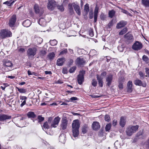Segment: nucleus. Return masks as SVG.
<instances>
[{
    "mask_svg": "<svg viewBox=\"0 0 149 149\" xmlns=\"http://www.w3.org/2000/svg\"><path fill=\"white\" fill-rule=\"evenodd\" d=\"M80 127V124L78 120H73L72 124V135L74 137H76L78 136L79 132V128Z\"/></svg>",
    "mask_w": 149,
    "mask_h": 149,
    "instance_id": "1",
    "label": "nucleus"
},
{
    "mask_svg": "<svg viewBox=\"0 0 149 149\" xmlns=\"http://www.w3.org/2000/svg\"><path fill=\"white\" fill-rule=\"evenodd\" d=\"M2 62L3 66L2 68L5 71L8 72L12 70L13 64L10 61L3 60Z\"/></svg>",
    "mask_w": 149,
    "mask_h": 149,
    "instance_id": "2",
    "label": "nucleus"
},
{
    "mask_svg": "<svg viewBox=\"0 0 149 149\" xmlns=\"http://www.w3.org/2000/svg\"><path fill=\"white\" fill-rule=\"evenodd\" d=\"M12 36V33L8 29H3L0 31V38L4 39Z\"/></svg>",
    "mask_w": 149,
    "mask_h": 149,
    "instance_id": "3",
    "label": "nucleus"
},
{
    "mask_svg": "<svg viewBox=\"0 0 149 149\" xmlns=\"http://www.w3.org/2000/svg\"><path fill=\"white\" fill-rule=\"evenodd\" d=\"M139 128L138 125L131 126L128 127L126 129V132L127 134L131 136L133 133L135 132Z\"/></svg>",
    "mask_w": 149,
    "mask_h": 149,
    "instance_id": "4",
    "label": "nucleus"
},
{
    "mask_svg": "<svg viewBox=\"0 0 149 149\" xmlns=\"http://www.w3.org/2000/svg\"><path fill=\"white\" fill-rule=\"evenodd\" d=\"M16 16L15 15H13L10 18L8 21V25L11 28H14L16 26Z\"/></svg>",
    "mask_w": 149,
    "mask_h": 149,
    "instance_id": "5",
    "label": "nucleus"
},
{
    "mask_svg": "<svg viewBox=\"0 0 149 149\" xmlns=\"http://www.w3.org/2000/svg\"><path fill=\"white\" fill-rule=\"evenodd\" d=\"M37 49L36 47L29 48L27 51V55L29 57H32L36 54Z\"/></svg>",
    "mask_w": 149,
    "mask_h": 149,
    "instance_id": "6",
    "label": "nucleus"
},
{
    "mask_svg": "<svg viewBox=\"0 0 149 149\" xmlns=\"http://www.w3.org/2000/svg\"><path fill=\"white\" fill-rule=\"evenodd\" d=\"M85 72L84 70L80 71V72L78 76V82L79 84L80 85L84 81V75L85 74Z\"/></svg>",
    "mask_w": 149,
    "mask_h": 149,
    "instance_id": "7",
    "label": "nucleus"
},
{
    "mask_svg": "<svg viewBox=\"0 0 149 149\" xmlns=\"http://www.w3.org/2000/svg\"><path fill=\"white\" fill-rule=\"evenodd\" d=\"M143 47V45L140 42L136 41L133 45L132 48L135 50L138 51L141 49Z\"/></svg>",
    "mask_w": 149,
    "mask_h": 149,
    "instance_id": "8",
    "label": "nucleus"
},
{
    "mask_svg": "<svg viewBox=\"0 0 149 149\" xmlns=\"http://www.w3.org/2000/svg\"><path fill=\"white\" fill-rule=\"evenodd\" d=\"M60 119V118L58 116L55 117L52 123L51 127H56L58 125Z\"/></svg>",
    "mask_w": 149,
    "mask_h": 149,
    "instance_id": "9",
    "label": "nucleus"
},
{
    "mask_svg": "<svg viewBox=\"0 0 149 149\" xmlns=\"http://www.w3.org/2000/svg\"><path fill=\"white\" fill-rule=\"evenodd\" d=\"M56 7V2L54 1L49 2L47 5V8L50 10H53Z\"/></svg>",
    "mask_w": 149,
    "mask_h": 149,
    "instance_id": "10",
    "label": "nucleus"
},
{
    "mask_svg": "<svg viewBox=\"0 0 149 149\" xmlns=\"http://www.w3.org/2000/svg\"><path fill=\"white\" fill-rule=\"evenodd\" d=\"M106 81L107 82V85L109 86L111 84L113 80V75L110 74L107 76L106 78Z\"/></svg>",
    "mask_w": 149,
    "mask_h": 149,
    "instance_id": "11",
    "label": "nucleus"
},
{
    "mask_svg": "<svg viewBox=\"0 0 149 149\" xmlns=\"http://www.w3.org/2000/svg\"><path fill=\"white\" fill-rule=\"evenodd\" d=\"M76 63L77 65L81 66L83 65L85 63V61L82 58H78L76 60Z\"/></svg>",
    "mask_w": 149,
    "mask_h": 149,
    "instance_id": "12",
    "label": "nucleus"
},
{
    "mask_svg": "<svg viewBox=\"0 0 149 149\" xmlns=\"http://www.w3.org/2000/svg\"><path fill=\"white\" fill-rule=\"evenodd\" d=\"M124 37L128 43L131 42L133 40V37L131 34L127 33L125 35Z\"/></svg>",
    "mask_w": 149,
    "mask_h": 149,
    "instance_id": "13",
    "label": "nucleus"
},
{
    "mask_svg": "<svg viewBox=\"0 0 149 149\" xmlns=\"http://www.w3.org/2000/svg\"><path fill=\"white\" fill-rule=\"evenodd\" d=\"M73 5L75 11L79 15H80L81 14V12L79 6L75 3H73Z\"/></svg>",
    "mask_w": 149,
    "mask_h": 149,
    "instance_id": "14",
    "label": "nucleus"
},
{
    "mask_svg": "<svg viewBox=\"0 0 149 149\" xmlns=\"http://www.w3.org/2000/svg\"><path fill=\"white\" fill-rule=\"evenodd\" d=\"M52 120V118L49 117V118L48 121L44 123V125L42 127V128L43 130H46V129H48L49 127V126L48 123H50L51 122V121Z\"/></svg>",
    "mask_w": 149,
    "mask_h": 149,
    "instance_id": "15",
    "label": "nucleus"
},
{
    "mask_svg": "<svg viewBox=\"0 0 149 149\" xmlns=\"http://www.w3.org/2000/svg\"><path fill=\"white\" fill-rule=\"evenodd\" d=\"M68 125V121L65 119H63L61 120V128L63 130L66 128Z\"/></svg>",
    "mask_w": 149,
    "mask_h": 149,
    "instance_id": "16",
    "label": "nucleus"
},
{
    "mask_svg": "<svg viewBox=\"0 0 149 149\" xmlns=\"http://www.w3.org/2000/svg\"><path fill=\"white\" fill-rule=\"evenodd\" d=\"M134 84L136 85L142 86L144 87H146V84L145 83H143L142 82L140 79H137L134 82Z\"/></svg>",
    "mask_w": 149,
    "mask_h": 149,
    "instance_id": "17",
    "label": "nucleus"
},
{
    "mask_svg": "<svg viewBox=\"0 0 149 149\" xmlns=\"http://www.w3.org/2000/svg\"><path fill=\"white\" fill-rule=\"evenodd\" d=\"M127 23L124 21H121L117 24L116 28L117 29H121L124 27L126 24Z\"/></svg>",
    "mask_w": 149,
    "mask_h": 149,
    "instance_id": "18",
    "label": "nucleus"
},
{
    "mask_svg": "<svg viewBox=\"0 0 149 149\" xmlns=\"http://www.w3.org/2000/svg\"><path fill=\"white\" fill-rule=\"evenodd\" d=\"M96 77L98 81L99 86L101 87H102L103 86V78L100 77V75L98 74L97 75Z\"/></svg>",
    "mask_w": 149,
    "mask_h": 149,
    "instance_id": "19",
    "label": "nucleus"
},
{
    "mask_svg": "<svg viewBox=\"0 0 149 149\" xmlns=\"http://www.w3.org/2000/svg\"><path fill=\"white\" fill-rule=\"evenodd\" d=\"M11 116L5 114H2L0 115V121L5 120H6L10 119Z\"/></svg>",
    "mask_w": 149,
    "mask_h": 149,
    "instance_id": "20",
    "label": "nucleus"
},
{
    "mask_svg": "<svg viewBox=\"0 0 149 149\" xmlns=\"http://www.w3.org/2000/svg\"><path fill=\"white\" fill-rule=\"evenodd\" d=\"M65 61V59L64 58H59L57 61L56 64L59 66H62L63 65Z\"/></svg>",
    "mask_w": 149,
    "mask_h": 149,
    "instance_id": "21",
    "label": "nucleus"
},
{
    "mask_svg": "<svg viewBox=\"0 0 149 149\" xmlns=\"http://www.w3.org/2000/svg\"><path fill=\"white\" fill-rule=\"evenodd\" d=\"M92 127L94 130H97L100 127L99 123L97 122H94L92 124Z\"/></svg>",
    "mask_w": 149,
    "mask_h": 149,
    "instance_id": "22",
    "label": "nucleus"
},
{
    "mask_svg": "<svg viewBox=\"0 0 149 149\" xmlns=\"http://www.w3.org/2000/svg\"><path fill=\"white\" fill-rule=\"evenodd\" d=\"M127 91L129 92H131L132 90V83L131 81H129L127 84Z\"/></svg>",
    "mask_w": 149,
    "mask_h": 149,
    "instance_id": "23",
    "label": "nucleus"
},
{
    "mask_svg": "<svg viewBox=\"0 0 149 149\" xmlns=\"http://www.w3.org/2000/svg\"><path fill=\"white\" fill-rule=\"evenodd\" d=\"M126 123V118L123 117H121L120 119V124L122 127H124Z\"/></svg>",
    "mask_w": 149,
    "mask_h": 149,
    "instance_id": "24",
    "label": "nucleus"
},
{
    "mask_svg": "<svg viewBox=\"0 0 149 149\" xmlns=\"http://www.w3.org/2000/svg\"><path fill=\"white\" fill-rule=\"evenodd\" d=\"M99 8L98 7L96 6L95 7V10H94V22H96L97 20V14L98 13Z\"/></svg>",
    "mask_w": 149,
    "mask_h": 149,
    "instance_id": "25",
    "label": "nucleus"
},
{
    "mask_svg": "<svg viewBox=\"0 0 149 149\" xmlns=\"http://www.w3.org/2000/svg\"><path fill=\"white\" fill-rule=\"evenodd\" d=\"M59 141L63 143L65 142L66 139L65 135L64 134H62L59 136Z\"/></svg>",
    "mask_w": 149,
    "mask_h": 149,
    "instance_id": "26",
    "label": "nucleus"
},
{
    "mask_svg": "<svg viewBox=\"0 0 149 149\" xmlns=\"http://www.w3.org/2000/svg\"><path fill=\"white\" fill-rule=\"evenodd\" d=\"M31 24V21L28 19L25 20L23 23V26L26 27L29 26Z\"/></svg>",
    "mask_w": 149,
    "mask_h": 149,
    "instance_id": "27",
    "label": "nucleus"
},
{
    "mask_svg": "<svg viewBox=\"0 0 149 149\" xmlns=\"http://www.w3.org/2000/svg\"><path fill=\"white\" fill-rule=\"evenodd\" d=\"M68 8L69 12L71 14H72L74 13V11L73 8V3H72L69 4L68 6Z\"/></svg>",
    "mask_w": 149,
    "mask_h": 149,
    "instance_id": "28",
    "label": "nucleus"
},
{
    "mask_svg": "<svg viewBox=\"0 0 149 149\" xmlns=\"http://www.w3.org/2000/svg\"><path fill=\"white\" fill-rule=\"evenodd\" d=\"M38 22L40 25L43 26H45L46 24V22L43 18L40 19Z\"/></svg>",
    "mask_w": 149,
    "mask_h": 149,
    "instance_id": "29",
    "label": "nucleus"
},
{
    "mask_svg": "<svg viewBox=\"0 0 149 149\" xmlns=\"http://www.w3.org/2000/svg\"><path fill=\"white\" fill-rule=\"evenodd\" d=\"M27 116L29 118H34L36 117V115L34 112L32 111H29L28 112Z\"/></svg>",
    "mask_w": 149,
    "mask_h": 149,
    "instance_id": "30",
    "label": "nucleus"
},
{
    "mask_svg": "<svg viewBox=\"0 0 149 149\" xmlns=\"http://www.w3.org/2000/svg\"><path fill=\"white\" fill-rule=\"evenodd\" d=\"M16 0H10L9 1H7L3 3V4H6L8 6H11L14 3Z\"/></svg>",
    "mask_w": 149,
    "mask_h": 149,
    "instance_id": "31",
    "label": "nucleus"
},
{
    "mask_svg": "<svg viewBox=\"0 0 149 149\" xmlns=\"http://www.w3.org/2000/svg\"><path fill=\"white\" fill-rule=\"evenodd\" d=\"M34 9L35 12L36 13H39L41 11V9L38 6L37 4H36L34 5Z\"/></svg>",
    "mask_w": 149,
    "mask_h": 149,
    "instance_id": "32",
    "label": "nucleus"
},
{
    "mask_svg": "<svg viewBox=\"0 0 149 149\" xmlns=\"http://www.w3.org/2000/svg\"><path fill=\"white\" fill-rule=\"evenodd\" d=\"M143 4L146 7H149V1L148 0H142Z\"/></svg>",
    "mask_w": 149,
    "mask_h": 149,
    "instance_id": "33",
    "label": "nucleus"
},
{
    "mask_svg": "<svg viewBox=\"0 0 149 149\" xmlns=\"http://www.w3.org/2000/svg\"><path fill=\"white\" fill-rule=\"evenodd\" d=\"M88 129V127L87 125H84L82 128V131L83 134L86 133Z\"/></svg>",
    "mask_w": 149,
    "mask_h": 149,
    "instance_id": "34",
    "label": "nucleus"
},
{
    "mask_svg": "<svg viewBox=\"0 0 149 149\" xmlns=\"http://www.w3.org/2000/svg\"><path fill=\"white\" fill-rule=\"evenodd\" d=\"M127 31V29L125 27L119 33V35H122L125 34Z\"/></svg>",
    "mask_w": 149,
    "mask_h": 149,
    "instance_id": "35",
    "label": "nucleus"
},
{
    "mask_svg": "<svg viewBox=\"0 0 149 149\" xmlns=\"http://www.w3.org/2000/svg\"><path fill=\"white\" fill-rule=\"evenodd\" d=\"M89 5L88 4H86L84 6V11L86 13V14H87L89 11Z\"/></svg>",
    "mask_w": 149,
    "mask_h": 149,
    "instance_id": "36",
    "label": "nucleus"
},
{
    "mask_svg": "<svg viewBox=\"0 0 149 149\" xmlns=\"http://www.w3.org/2000/svg\"><path fill=\"white\" fill-rule=\"evenodd\" d=\"M115 11L113 10H110L109 12V17L112 18L114 15L115 14Z\"/></svg>",
    "mask_w": 149,
    "mask_h": 149,
    "instance_id": "37",
    "label": "nucleus"
},
{
    "mask_svg": "<svg viewBox=\"0 0 149 149\" xmlns=\"http://www.w3.org/2000/svg\"><path fill=\"white\" fill-rule=\"evenodd\" d=\"M55 54L54 52L50 53L48 55V57L50 60H52L54 57Z\"/></svg>",
    "mask_w": 149,
    "mask_h": 149,
    "instance_id": "38",
    "label": "nucleus"
},
{
    "mask_svg": "<svg viewBox=\"0 0 149 149\" xmlns=\"http://www.w3.org/2000/svg\"><path fill=\"white\" fill-rule=\"evenodd\" d=\"M49 42L51 45L54 46L57 44V42L56 40H50Z\"/></svg>",
    "mask_w": 149,
    "mask_h": 149,
    "instance_id": "39",
    "label": "nucleus"
},
{
    "mask_svg": "<svg viewBox=\"0 0 149 149\" xmlns=\"http://www.w3.org/2000/svg\"><path fill=\"white\" fill-rule=\"evenodd\" d=\"M124 46L123 45H119L118 47V50L120 52H123V51L124 49Z\"/></svg>",
    "mask_w": 149,
    "mask_h": 149,
    "instance_id": "40",
    "label": "nucleus"
},
{
    "mask_svg": "<svg viewBox=\"0 0 149 149\" xmlns=\"http://www.w3.org/2000/svg\"><path fill=\"white\" fill-rule=\"evenodd\" d=\"M97 82L95 79H92L91 82V84L94 87L96 86H97Z\"/></svg>",
    "mask_w": 149,
    "mask_h": 149,
    "instance_id": "41",
    "label": "nucleus"
},
{
    "mask_svg": "<svg viewBox=\"0 0 149 149\" xmlns=\"http://www.w3.org/2000/svg\"><path fill=\"white\" fill-rule=\"evenodd\" d=\"M143 60L146 63H148L149 61V59L148 57L146 55H144L142 58Z\"/></svg>",
    "mask_w": 149,
    "mask_h": 149,
    "instance_id": "42",
    "label": "nucleus"
},
{
    "mask_svg": "<svg viewBox=\"0 0 149 149\" xmlns=\"http://www.w3.org/2000/svg\"><path fill=\"white\" fill-rule=\"evenodd\" d=\"M57 8L58 10L61 11H63L64 10V7L62 5H58Z\"/></svg>",
    "mask_w": 149,
    "mask_h": 149,
    "instance_id": "43",
    "label": "nucleus"
},
{
    "mask_svg": "<svg viewBox=\"0 0 149 149\" xmlns=\"http://www.w3.org/2000/svg\"><path fill=\"white\" fill-rule=\"evenodd\" d=\"M111 127V125L110 123H109L106 126L105 129L106 131H109Z\"/></svg>",
    "mask_w": 149,
    "mask_h": 149,
    "instance_id": "44",
    "label": "nucleus"
},
{
    "mask_svg": "<svg viewBox=\"0 0 149 149\" xmlns=\"http://www.w3.org/2000/svg\"><path fill=\"white\" fill-rule=\"evenodd\" d=\"M139 74L140 77V79H143L145 77V74L141 71L139 72Z\"/></svg>",
    "mask_w": 149,
    "mask_h": 149,
    "instance_id": "45",
    "label": "nucleus"
},
{
    "mask_svg": "<svg viewBox=\"0 0 149 149\" xmlns=\"http://www.w3.org/2000/svg\"><path fill=\"white\" fill-rule=\"evenodd\" d=\"M76 67L75 66H73L69 70V72L70 73H72L76 70Z\"/></svg>",
    "mask_w": 149,
    "mask_h": 149,
    "instance_id": "46",
    "label": "nucleus"
},
{
    "mask_svg": "<svg viewBox=\"0 0 149 149\" xmlns=\"http://www.w3.org/2000/svg\"><path fill=\"white\" fill-rule=\"evenodd\" d=\"M37 41L38 44H40L43 41V39L40 37H38L37 38Z\"/></svg>",
    "mask_w": 149,
    "mask_h": 149,
    "instance_id": "47",
    "label": "nucleus"
},
{
    "mask_svg": "<svg viewBox=\"0 0 149 149\" xmlns=\"http://www.w3.org/2000/svg\"><path fill=\"white\" fill-rule=\"evenodd\" d=\"M18 91L21 93H24L26 92V89L23 88H17Z\"/></svg>",
    "mask_w": 149,
    "mask_h": 149,
    "instance_id": "48",
    "label": "nucleus"
},
{
    "mask_svg": "<svg viewBox=\"0 0 149 149\" xmlns=\"http://www.w3.org/2000/svg\"><path fill=\"white\" fill-rule=\"evenodd\" d=\"M104 120L107 122L109 121L110 120V117L108 115H106L104 116Z\"/></svg>",
    "mask_w": 149,
    "mask_h": 149,
    "instance_id": "49",
    "label": "nucleus"
},
{
    "mask_svg": "<svg viewBox=\"0 0 149 149\" xmlns=\"http://www.w3.org/2000/svg\"><path fill=\"white\" fill-rule=\"evenodd\" d=\"M38 118L39 120L38 122H40L44 120V118L41 116H38Z\"/></svg>",
    "mask_w": 149,
    "mask_h": 149,
    "instance_id": "50",
    "label": "nucleus"
},
{
    "mask_svg": "<svg viewBox=\"0 0 149 149\" xmlns=\"http://www.w3.org/2000/svg\"><path fill=\"white\" fill-rule=\"evenodd\" d=\"M106 18V16L104 14H102L100 16V18L102 20H105Z\"/></svg>",
    "mask_w": 149,
    "mask_h": 149,
    "instance_id": "51",
    "label": "nucleus"
},
{
    "mask_svg": "<svg viewBox=\"0 0 149 149\" xmlns=\"http://www.w3.org/2000/svg\"><path fill=\"white\" fill-rule=\"evenodd\" d=\"M145 70V72L146 74V75H145V77H149V69L148 68H146Z\"/></svg>",
    "mask_w": 149,
    "mask_h": 149,
    "instance_id": "52",
    "label": "nucleus"
},
{
    "mask_svg": "<svg viewBox=\"0 0 149 149\" xmlns=\"http://www.w3.org/2000/svg\"><path fill=\"white\" fill-rule=\"evenodd\" d=\"M46 54V52L45 50H42L40 52V55L42 56L45 55Z\"/></svg>",
    "mask_w": 149,
    "mask_h": 149,
    "instance_id": "53",
    "label": "nucleus"
},
{
    "mask_svg": "<svg viewBox=\"0 0 149 149\" xmlns=\"http://www.w3.org/2000/svg\"><path fill=\"white\" fill-rule=\"evenodd\" d=\"M89 35L93 37L94 36V33L93 29H91L89 31Z\"/></svg>",
    "mask_w": 149,
    "mask_h": 149,
    "instance_id": "54",
    "label": "nucleus"
},
{
    "mask_svg": "<svg viewBox=\"0 0 149 149\" xmlns=\"http://www.w3.org/2000/svg\"><path fill=\"white\" fill-rule=\"evenodd\" d=\"M107 73L105 72H102L100 76V77H101L103 78V79L104 77L106 75Z\"/></svg>",
    "mask_w": 149,
    "mask_h": 149,
    "instance_id": "55",
    "label": "nucleus"
},
{
    "mask_svg": "<svg viewBox=\"0 0 149 149\" xmlns=\"http://www.w3.org/2000/svg\"><path fill=\"white\" fill-rule=\"evenodd\" d=\"M67 49H66L63 50V51H62L61 52L60 54H65L67 53Z\"/></svg>",
    "mask_w": 149,
    "mask_h": 149,
    "instance_id": "56",
    "label": "nucleus"
},
{
    "mask_svg": "<svg viewBox=\"0 0 149 149\" xmlns=\"http://www.w3.org/2000/svg\"><path fill=\"white\" fill-rule=\"evenodd\" d=\"M20 100H24V101L26 100L27 98L26 97L24 96H20Z\"/></svg>",
    "mask_w": 149,
    "mask_h": 149,
    "instance_id": "57",
    "label": "nucleus"
},
{
    "mask_svg": "<svg viewBox=\"0 0 149 149\" xmlns=\"http://www.w3.org/2000/svg\"><path fill=\"white\" fill-rule=\"evenodd\" d=\"M62 72L63 74H66L67 72V69L66 68H64L62 70Z\"/></svg>",
    "mask_w": 149,
    "mask_h": 149,
    "instance_id": "58",
    "label": "nucleus"
},
{
    "mask_svg": "<svg viewBox=\"0 0 149 149\" xmlns=\"http://www.w3.org/2000/svg\"><path fill=\"white\" fill-rule=\"evenodd\" d=\"M117 124V121L116 120H114L113 121L112 125L113 126H115Z\"/></svg>",
    "mask_w": 149,
    "mask_h": 149,
    "instance_id": "59",
    "label": "nucleus"
},
{
    "mask_svg": "<svg viewBox=\"0 0 149 149\" xmlns=\"http://www.w3.org/2000/svg\"><path fill=\"white\" fill-rule=\"evenodd\" d=\"M113 25V20H111L108 24V26L109 28H110Z\"/></svg>",
    "mask_w": 149,
    "mask_h": 149,
    "instance_id": "60",
    "label": "nucleus"
},
{
    "mask_svg": "<svg viewBox=\"0 0 149 149\" xmlns=\"http://www.w3.org/2000/svg\"><path fill=\"white\" fill-rule=\"evenodd\" d=\"M118 87L120 89H122L123 88V84L122 83H119Z\"/></svg>",
    "mask_w": 149,
    "mask_h": 149,
    "instance_id": "61",
    "label": "nucleus"
},
{
    "mask_svg": "<svg viewBox=\"0 0 149 149\" xmlns=\"http://www.w3.org/2000/svg\"><path fill=\"white\" fill-rule=\"evenodd\" d=\"M70 100L72 101L76 100H77V98L75 97H72L70 98Z\"/></svg>",
    "mask_w": 149,
    "mask_h": 149,
    "instance_id": "62",
    "label": "nucleus"
},
{
    "mask_svg": "<svg viewBox=\"0 0 149 149\" xmlns=\"http://www.w3.org/2000/svg\"><path fill=\"white\" fill-rule=\"evenodd\" d=\"M19 52H23L25 51V49H24L23 48H21L19 49Z\"/></svg>",
    "mask_w": 149,
    "mask_h": 149,
    "instance_id": "63",
    "label": "nucleus"
},
{
    "mask_svg": "<svg viewBox=\"0 0 149 149\" xmlns=\"http://www.w3.org/2000/svg\"><path fill=\"white\" fill-rule=\"evenodd\" d=\"M26 103V100L24 101L22 104H20V106L21 107H22Z\"/></svg>",
    "mask_w": 149,
    "mask_h": 149,
    "instance_id": "64",
    "label": "nucleus"
}]
</instances>
